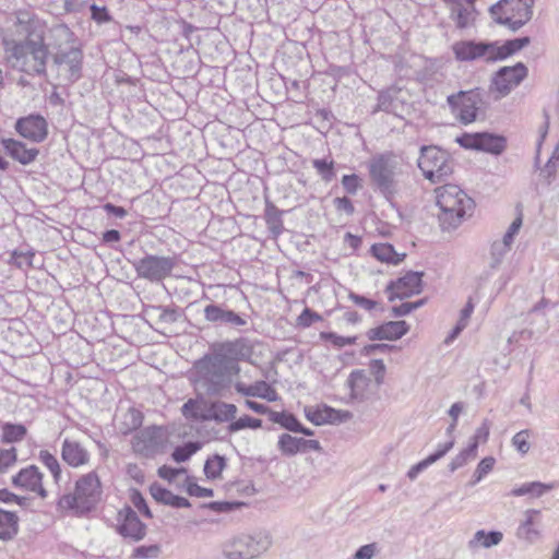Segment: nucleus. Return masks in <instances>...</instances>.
<instances>
[{"instance_id": "052dcab7", "label": "nucleus", "mask_w": 559, "mask_h": 559, "mask_svg": "<svg viewBox=\"0 0 559 559\" xmlns=\"http://www.w3.org/2000/svg\"><path fill=\"white\" fill-rule=\"evenodd\" d=\"M559 166V144L556 146L551 156L547 160L544 169H542V174L547 178L551 179L555 177L557 168Z\"/></svg>"}, {"instance_id": "603ef678", "label": "nucleus", "mask_w": 559, "mask_h": 559, "mask_svg": "<svg viewBox=\"0 0 559 559\" xmlns=\"http://www.w3.org/2000/svg\"><path fill=\"white\" fill-rule=\"evenodd\" d=\"M531 435L532 431L530 429H523L513 436L511 443L521 454H526L530 451L531 444L528 439Z\"/></svg>"}, {"instance_id": "e2e57ef3", "label": "nucleus", "mask_w": 559, "mask_h": 559, "mask_svg": "<svg viewBox=\"0 0 559 559\" xmlns=\"http://www.w3.org/2000/svg\"><path fill=\"white\" fill-rule=\"evenodd\" d=\"M492 49L488 50V61L503 60L512 56L506 44L498 46L497 43H489Z\"/></svg>"}, {"instance_id": "ddd939ff", "label": "nucleus", "mask_w": 559, "mask_h": 559, "mask_svg": "<svg viewBox=\"0 0 559 559\" xmlns=\"http://www.w3.org/2000/svg\"><path fill=\"white\" fill-rule=\"evenodd\" d=\"M401 87L392 85L378 94V104L372 114L383 111L396 117H403L408 110V104Z\"/></svg>"}, {"instance_id": "58836bf2", "label": "nucleus", "mask_w": 559, "mask_h": 559, "mask_svg": "<svg viewBox=\"0 0 559 559\" xmlns=\"http://www.w3.org/2000/svg\"><path fill=\"white\" fill-rule=\"evenodd\" d=\"M143 423V414L131 407L129 408L126 414L123 415V421L120 426V431L123 435H128L134 430H138Z\"/></svg>"}, {"instance_id": "c03bdc74", "label": "nucleus", "mask_w": 559, "mask_h": 559, "mask_svg": "<svg viewBox=\"0 0 559 559\" xmlns=\"http://www.w3.org/2000/svg\"><path fill=\"white\" fill-rule=\"evenodd\" d=\"M510 249L511 248L508 247V245L501 242L500 240H496L491 243L489 262L490 270L495 271L500 266L503 258L510 251Z\"/></svg>"}, {"instance_id": "5fc2aeb1", "label": "nucleus", "mask_w": 559, "mask_h": 559, "mask_svg": "<svg viewBox=\"0 0 559 559\" xmlns=\"http://www.w3.org/2000/svg\"><path fill=\"white\" fill-rule=\"evenodd\" d=\"M130 501L132 502V504L134 506V508L138 509V511L140 513H142L145 518L147 519H152L153 518V514L146 503V500L145 498L143 497V495L141 493L140 490L135 489V488H132L130 490Z\"/></svg>"}, {"instance_id": "864d4df0", "label": "nucleus", "mask_w": 559, "mask_h": 559, "mask_svg": "<svg viewBox=\"0 0 559 559\" xmlns=\"http://www.w3.org/2000/svg\"><path fill=\"white\" fill-rule=\"evenodd\" d=\"M320 338L331 342L333 344V346H335L336 348H342L347 345H353V344H355V342L357 340L356 336H341L334 332H321Z\"/></svg>"}, {"instance_id": "cd10ccee", "label": "nucleus", "mask_w": 559, "mask_h": 559, "mask_svg": "<svg viewBox=\"0 0 559 559\" xmlns=\"http://www.w3.org/2000/svg\"><path fill=\"white\" fill-rule=\"evenodd\" d=\"M150 492L157 502L165 506H170L173 508L191 507V503L187 498L173 493L170 490L157 483L151 485Z\"/></svg>"}, {"instance_id": "79ce46f5", "label": "nucleus", "mask_w": 559, "mask_h": 559, "mask_svg": "<svg viewBox=\"0 0 559 559\" xmlns=\"http://www.w3.org/2000/svg\"><path fill=\"white\" fill-rule=\"evenodd\" d=\"M201 449L199 441H188L182 445H178L171 453V457L177 463H183L188 461L194 453Z\"/></svg>"}, {"instance_id": "e433bc0d", "label": "nucleus", "mask_w": 559, "mask_h": 559, "mask_svg": "<svg viewBox=\"0 0 559 559\" xmlns=\"http://www.w3.org/2000/svg\"><path fill=\"white\" fill-rule=\"evenodd\" d=\"M270 420L274 424L281 425V427L292 432L300 430V421L294 414L288 412H270Z\"/></svg>"}, {"instance_id": "de8ad7c7", "label": "nucleus", "mask_w": 559, "mask_h": 559, "mask_svg": "<svg viewBox=\"0 0 559 559\" xmlns=\"http://www.w3.org/2000/svg\"><path fill=\"white\" fill-rule=\"evenodd\" d=\"M312 166L317 169L318 174L320 175L323 181L330 182L334 179L335 170L333 160H328L325 158L313 159Z\"/></svg>"}, {"instance_id": "2eb2a0df", "label": "nucleus", "mask_w": 559, "mask_h": 559, "mask_svg": "<svg viewBox=\"0 0 559 559\" xmlns=\"http://www.w3.org/2000/svg\"><path fill=\"white\" fill-rule=\"evenodd\" d=\"M44 474L36 465H28L12 476V485L29 492H34L41 499L48 497V491L43 485Z\"/></svg>"}, {"instance_id": "ea45409f", "label": "nucleus", "mask_w": 559, "mask_h": 559, "mask_svg": "<svg viewBox=\"0 0 559 559\" xmlns=\"http://www.w3.org/2000/svg\"><path fill=\"white\" fill-rule=\"evenodd\" d=\"M301 438L293 437L289 433H283L278 438L277 447L282 454L294 456L301 452Z\"/></svg>"}, {"instance_id": "393cba45", "label": "nucleus", "mask_w": 559, "mask_h": 559, "mask_svg": "<svg viewBox=\"0 0 559 559\" xmlns=\"http://www.w3.org/2000/svg\"><path fill=\"white\" fill-rule=\"evenodd\" d=\"M238 408L235 404L223 401L210 403L203 413L202 420H214L216 423H231L236 420Z\"/></svg>"}, {"instance_id": "774afa93", "label": "nucleus", "mask_w": 559, "mask_h": 559, "mask_svg": "<svg viewBox=\"0 0 559 559\" xmlns=\"http://www.w3.org/2000/svg\"><path fill=\"white\" fill-rule=\"evenodd\" d=\"M377 549L376 543L364 545L356 550L354 559H372Z\"/></svg>"}, {"instance_id": "72a5a7b5", "label": "nucleus", "mask_w": 559, "mask_h": 559, "mask_svg": "<svg viewBox=\"0 0 559 559\" xmlns=\"http://www.w3.org/2000/svg\"><path fill=\"white\" fill-rule=\"evenodd\" d=\"M0 426L2 429L1 442L3 443L20 442L27 433V429L23 424L0 423Z\"/></svg>"}, {"instance_id": "5701e85b", "label": "nucleus", "mask_w": 559, "mask_h": 559, "mask_svg": "<svg viewBox=\"0 0 559 559\" xmlns=\"http://www.w3.org/2000/svg\"><path fill=\"white\" fill-rule=\"evenodd\" d=\"M489 49H492V46L484 41L461 40L453 45V52L460 61H472L481 57L488 61Z\"/></svg>"}, {"instance_id": "dca6fc26", "label": "nucleus", "mask_w": 559, "mask_h": 559, "mask_svg": "<svg viewBox=\"0 0 559 559\" xmlns=\"http://www.w3.org/2000/svg\"><path fill=\"white\" fill-rule=\"evenodd\" d=\"M16 132L34 143L43 142L48 135V124L46 119L40 115H29L16 120Z\"/></svg>"}, {"instance_id": "6e6d98bb", "label": "nucleus", "mask_w": 559, "mask_h": 559, "mask_svg": "<svg viewBox=\"0 0 559 559\" xmlns=\"http://www.w3.org/2000/svg\"><path fill=\"white\" fill-rule=\"evenodd\" d=\"M495 459L492 456L484 457L477 465L474 474L472 485L479 483L489 472L492 471L495 465Z\"/></svg>"}, {"instance_id": "aec40b11", "label": "nucleus", "mask_w": 559, "mask_h": 559, "mask_svg": "<svg viewBox=\"0 0 559 559\" xmlns=\"http://www.w3.org/2000/svg\"><path fill=\"white\" fill-rule=\"evenodd\" d=\"M409 325L406 321H388L367 331L370 341H396L406 335Z\"/></svg>"}, {"instance_id": "0e129e2a", "label": "nucleus", "mask_w": 559, "mask_h": 559, "mask_svg": "<svg viewBox=\"0 0 559 559\" xmlns=\"http://www.w3.org/2000/svg\"><path fill=\"white\" fill-rule=\"evenodd\" d=\"M348 298L358 307L371 311L378 305L376 300L369 299L362 295L356 294L354 292H349Z\"/></svg>"}, {"instance_id": "473e14b6", "label": "nucleus", "mask_w": 559, "mask_h": 559, "mask_svg": "<svg viewBox=\"0 0 559 559\" xmlns=\"http://www.w3.org/2000/svg\"><path fill=\"white\" fill-rule=\"evenodd\" d=\"M368 378L362 370H353L347 379V385L350 390V399L362 401L365 399L364 389L368 384Z\"/></svg>"}, {"instance_id": "09e8293b", "label": "nucleus", "mask_w": 559, "mask_h": 559, "mask_svg": "<svg viewBox=\"0 0 559 559\" xmlns=\"http://www.w3.org/2000/svg\"><path fill=\"white\" fill-rule=\"evenodd\" d=\"M162 554V547L158 544L142 545L133 549L132 559H156Z\"/></svg>"}, {"instance_id": "338daca9", "label": "nucleus", "mask_w": 559, "mask_h": 559, "mask_svg": "<svg viewBox=\"0 0 559 559\" xmlns=\"http://www.w3.org/2000/svg\"><path fill=\"white\" fill-rule=\"evenodd\" d=\"M92 19L97 23H107L111 21V16L106 7H98L97 4H92L90 7Z\"/></svg>"}, {"instance_id": "69168bd1", "label": "nucleus", "mask_w": 559, "mask_h": 559, "mask_svg": "<svg viewBox=\"0 0 559 559\" xmlns=\"http://www.w3.org/2000/svg\"><path fill=\"white\" fill-rule=\"evenodd\" d=\"M342 186L349 194H356L360 188L359 177L356 174L344 175L342 177Z\"/></svg>"}, {"instance_id": "2f4dec72", "label": "nucleus", "mask_w": 559, "mask_h": 559, "mask_svg": "<svg viewBox=\"0 0 559 559\" xmlns=\"http://www.w3.org/2000/svg\"><path fill=\"white\" fill-rule=\"evenodd\" d=\"M539 514L538 510H527L525 512L526 519L524 522H522L518 530H516V536L520 539H524L530 544H533L539 536V533L537 530L534 528V515Z\"/></svg>"}, {"instance_id": "6e6552de", "label": "nucleus", "mask_w": 559, "mask_h": 559, "mask_svg": "<svg viewBox=\"0 0 559 559\" xmlns=\"http://www.w3.org/2000/svg\"><path fill=\"white\" fill-rule=\"evenodd\" d=\"M272 537L266 531L236 536L225 549L227 559H254L269 550Z\"/></svg>"}, {"instance_id": "9d476101", "label": "nucleus", "mask_w": 559, "mask_h": 559, "mask_svg": "<svg viewBox=\"0 0 559 559\" xmlns=\"http://www.w3.org/2000/svg\"><path fill=\"white\" fill-rule=\"evenodd\" d=\"M175 257L145 254L143 258L132 261L138 277L151 283H160L169 277L176 266Z\"/></svg>"}, {"instance_id": "a878e982", "label": "nucleus", "mask_w": 559, "mask_h": 559, "mask_svg": "<svg viewBox=\"0 0 559 559\" xmlns=\"http://www.w3.org/2000/svg\"><path fill=\"white\" fill-rule=\"evenodd\" d=\"M2 145L5 152L22 165H29L39 154L38 148H27L23 142L14 139H2Z\"/></svg>"}, {"instance_id": "b1692460", "label": "nucleus", "mask_w": 559, "mask_h": 559, "mask_svg": "<svg viewBox=\"0 0 559 559\" xmlns=\"http://www.w3.org/2000/svg\"><path fill=\"white\" fill-rule=\"evenodd\" d=\"M235 390L241 395L260 397L269 402H276L280 399L276 390L264 380L255 381L250 385H247L243 382H236Z\"/></svg>"}, {"instance_id": "a211bd4d", "label": "nucleus", "mask_w": 559, "mask_h": 559, "mask_svg": "<svg viewBox=\"0 0 559 559\" xmlns=\"http://www.w3.org/2000/svg\"><path fill=\"white\" fill-rule=\"evenodd\" d=\"M204 319L214 325L239 328L247 324V319L224 305L211 302L205 306Z\"/></svg>"}, {"instance_id": "20e7f679", "label": "nucleus", "mask_w": 559, "mask_h": 559, "mask_svg": "<svg viewBox=\"0 0 559 559\" xmlns=\"http://www.w3.org/2000/svg\"><path fill=\"white\" fill-rule=\"evenodd\" d=\"M368 170L371 186L388 201H391L399 190L401 166L392 153L377 154L370 158Z\"/></svg>"}, {"instance_id": "f704fd0d", "label": "nucleus", "mask_w": 559, "mask_h": 559, "mask_svg": "<svg viewBox=\"0 0 559 559\" xmlns=\"http://www.w3.org/2000/svg\"><path fill=\"white\" fill-rule=\"evenodd\" d=\"M282 214L283 212L278 210L272 202H265V222L271 233L274 234L275 236L280 235L283 231Z\"/></svg>"}, {"instance_id": "680f3d73", "label": "nucleus", "mask_w": 559, "mask_h": 559, "mask_svg": "<svg viewBox=\"0 0 559 559\" xmlns=\"http://www.w3.org/2000/svg\"><path fill=\"white\" fill-rule=\"evenodd\" d=\"M491 423L489 419H484L481 425L476 429L475 435L473 437V441L471 443L476 444V450L478 449L479 442H487L489 432H490Z\"/></svg>"}, {"instance_id": "a18cd8bd", "label": "nucleus", "mask_w": 559, "mask_h": 559, "mask_svg": "<svg viewBox=\"0 0 559 559\" xmlns=\"http://www.w3.org/2000/svg\"><path fill=\"white\" fill-rule=\"evenodd\" d=\"M326 407H329L328 405H323L321 408L320 407H311V406H306L304 412H305V416L306 418L311 421L313 425L316 426H322L324 424H329V420L331 419V416L329 415V413L326 412Z\"/></svg>"}, {"instance_id": "f03ea898", "label": "nucleus", "mask_w": 559, "mask_h": 559, "mask_svg": "<svg viewBox=\"0 0 559 559\" xmlns=\"http://www.w3.org/2000/svg\"><path fill=\"white\" fill-rule=\"evenodd\" d=\"M9 61L12 67L28 75H46L48 49L41 36L13 41L12 47L7 46Z\"/></svg>"}, {"instance_id": "c85d7f7f", "label": "nucleus", "mask_w": 559, "mask_h": 559, "mask_svg": "<svg viewBox=\"0 0 559 559\" xmlns=\"http://www.w3.org/2000/svg\"><path fill=\"white\" fill-rule=\"evenodd\" d=\"M19 533V516L15 512L0 509V540H11Z\"/></svg>"}, {"instance_id": "6ab92c4d", "label": "nucleus", "mask_w": 559, "mask_h": 559, "mask_svg": "<svg viewBox=\"0 0 559 559\" xmlns=\"http://www.w3.org/2000/svg\"><path fill=\"white\" fill-rule=\"evenodd\" d=\"M450 10V19L454 22L456 28L465 29L474 26L477 11L475 9L476 0H443Z\"/></svg>"}, {"instance_id": "0eeeda50", "label": "nucleus", "mask_w": 559, "mask_h": 559, "mask_svg": "<svg viewBox=\"0 0 559 559\" xmlns=\"http://www.w3.org/2000/svg\"><path fill=\"white\" fill-rule=\"evenodd\" d=\"M447 103L463 124L474 122L479 111L488 105V93L479 87L469 91H460L447 97Z\"/></svg>"}, {"instance_id": "f257e3e1", "label": "nucleus", "mask_w": 559, "mask_h": 559, "mask_svg": "<svg viewBox=\"0 0 559 559\" xmlns=\"http://www.w3.org/2000/svg\"><path fill=\"white\" fill-rule=\"evenodd\" d=\"M103 487L96 472L81 475L75 484L73 492H67L59 497L58 509L75 516H84L94 511L102 501Z\"/></svg>"}, {"instance_id": "412c9836", "label": "nucleus", "mask_w": 559, "mask_h": 559, "mask_svg": "<svg viewBox=\"0 0 559 559\" xmlns=\"http://www.w3.org/2000/svg\"><path fill=\"white\" fill-rule=\"evenodd\" d=\"M53 60L57 64H67L69 67V81L76 82L81 78L83 52L81 48L70 46L69 48H60Z\"/></svg>"}, {"instance_id": "37998d69", "label": "nucleus", "mask_w": 559, "mask_h": 559, "mask_svg": "<svg viewBox=\"0 0 559 559\" xmlns=\"http://www.w3.org/2000/svg\"><path fill=\"white\" fill-rule=\"evenodd\" d=\"M476 453V444L469 443L465 449H463L455 457L451 460L448 467L451 473L455 472L460 467L464 466L469 460L475 459Z\"/></svg>"}, {"instance_id": "423d86ee", "label": "nucleus", "mask_w": 559, "mask_h": 559, "mask_svg": "<svg viewBox=\"0 0 559 559\" xmlns=\"http://www.w3.org/2000/svg\"><path fill=\"white\" fill-rule=\"evenodd\" d=\"M453 159L450 154L436 145L420 147L417 166L425 179L431 183L445 181L453 173Z\"/></svg>"}, {"instance_id": "39448f33", "label": "nucleus", "mask_w": 559, "mask_h": 559, "mask_svg": "<svg viewBox=\"0 0 559 559\" xmlns=\"http://www.w3.org/2000/svg\"><path fill=\"white\" fill-rule=\"evenodd\" d=\"M197 368L200 382L210 396H225L231 385L234 370L213 356H205L199 360Z\"/></svg>"}, {"instance_id": "13d9d810", "label": "nucleus", "mask_w": 559, "mask_h": 559, "mask_svg": "<svg viewBox=\"0 0 559 559\" xmlns=\"http://www.w3.org/2000/svg\"><path fill=\"white\" fill-rule=\"evenodd\" d=\"M322 317L318 312L313 311L312 309L306 307L302 312L297 318V325L300 328H309L314 322L321 321Z\"/></svg>"}, {"instance_id": "7c9ffc66", "label": "nucleus", "mask_w": 559, "mask_h": 559, "mask_svg": "<svg viewBox=\"0 0 559 559\" xmlns=\"http://www.w3.org/2000/svg\"><path fill=\"white\" fill-rule=\"evenodd\" d=\"M370 251L377 260L394 265H397L405 258V254L397 253L391 243H374Z\"/></svg>"}, {"instance_id": "c756f323", "label": "nucleus", "mask_w": 559, "mask_h": 559, "mask_svg": "<svg viewBox=\"0 0 559 559\" xmlns=\"http://www.w3.org/2000/svg\"><path fill=\"white\" fill-rule=\"evenodd\" d=\"M503 534L499 531L486 532L484 530L477 531L473 538L468 542V548L475 549L479 546L484 548H491L502 542Z\"/></svg>"}, {"instance_id": "bb28decb", "label": "nucleus", "mask_w": 559, "mask_h": 559, "mask_svg": "<svg viewBox=\"0 0 559 559\" xmlns=\"http://www.w3.org/2000/svg\"><path fill=\"white\" fill-rule=\"evenodd\" d=\"M522 3L513 2L512 4H502L498 11H503L504 13H511L508 16H498L495 21L498 24L508 26L511 31L516 32L523 25H525L531 19H525L522 14Z\"/></svg>"}, {"instance_id": "bf43d9fd", "label": "nucleus", "mask_w": 559, "mask_h": 559, "mask_svg": "<svg viewBox=\"0 0 559 559\" xmlns=\"http://www.w3.org/2000/svg\"><path fill=\"white\" fill-rule=\"evenodd\" d=\"M181 413L187 419L202 420L203 413L199 412V404L193 399H189L182 405Z\"/></svg>"}, {"instance_id": "49530a36", "label": "nucleus", "mask_w": 559, "mask_h": 559, "mask_svg": "<svg viewBox=\"0 0 559 559\" xmlns=\"http://www.w3.org/2000/svg\"><path fill=\"white\" fill-rule=\"evenodd\" d=\"M262 427V420L259 418L251 417L249 415H245L234 421H231L227 429L229 433L237 432L239 430L250 428V429H259Z\"/></svg>"}, {"instance_id": "4d7b16f0", "label": "nucleus", "mask_w": 559, "mask_h": 559, "mask_svg": "<svg viewBox=\"0 0 559 559\" xmlns=\"http://www.w3.org/2000/svg\"><path fill=\"white\" fill-rule=\"evenodd\" d=\"M17 461V452L15 448L0 449V473H4L13 466Z\"/></svg>"}, {"instance_id": "1a4fd4ad", "label": "nucleus", "mask_w": 559, "mask_h": 559, "mask_svg": "<svg viewBox=\"0 0 559 559\" xmlns=\"http://www.w3.org/2000/svg\"><path fill=\"white\" fill-rule=\"evenodd\" d=\"M254 344L247 337H239L233 341H225L213 345L214 358L234 370L235 374L240 372L238 361H251Z\"/></svg>"}, {"instance_id": "4468645a", "label": "nucleus", "mask_w": 559, "mask_h": 559, "mask_svg": "<svg viewBox=\"0 0 559 559\" xmlns=\"http://www.w3.org/2000/svg\"><path fill=\"white\" fill-rule=\"evenodd\" d=\"M526 76L527 68L523 62H518L513 67H502L496 72L492 86L501 96H506L519 86Z\"/></svg>"}, {"instance_id": "7ed1b4c3", "label": "nucleus", "mask_w": 559, "mask_h": 559, "mask_svg": "<svg viewBox=\"0 0 559 559\" xmlns=\"http://www.w3.org/2000/svg\"><path fill=\"white\" fill-rule=\"evenodd\" d=\"M438 218L443 230L456 228L462 219L474 209V201L455 185H445L436 190Z\"/></svg>"}, {"instance_id": "9b49d317", "label": "nucleus", "mask_w": 559, "mask_h": 559, "mask_svg": "<svg viewBox=\"0 0 559 559\" xmlns=\"http://www.w3.org/2000/svg\"><path fill=\"white\" fill-rule=\"evenodd\" d=\"M455 141L463 148L483 151L493 155L501 154L507 145L504 136L489 132L463 133Z\"/></svg>"}, {"instance_id": "8fccbe9b", "label": "nucleus", "mask_w": 559, "mask_h": 559, "mask_svg": "<svg viewBox=\"0 0 559 559\" xmlns=\"http://www.w3.org/2000/svg\"><path fill=\"white\" fill-rule=\"evenodd\" d=\"M34 257L35 252L33 250H13L10 254V259L8 260V262L10 264L15 265L19 269H22L24 266H33Z\"/></svg>"}, {"instance_id": "a19ab883", "label": "nucleus", "mask_w": 559, "mask_h": 559, "mask_svg": "<svg viewBox=\"0 0 559 559\" xmlns=\"http://www.w3.org/2000/svg\"><path fill=\"white\" fill-rule=\"evenodd\" d=\"M226 467V457L219 454H214L207 457L204 464V474L209 479H216L221 477L223 469Z\"/></svg>"}, {"instance_id": "4be33fe9", "label": "nucleus", "mask_w": 559, "mask_h": 559, "mask_svg": "<svg viewBox=\"0 0 559 559\" xmlns=\"http://www.w3.org/2000/svg\"><path fill=\"white\" fill-rule=\"evenodd\" d=\"M61 459L70 467L79 468L90 463L91 454L79 441L66 438L61 445Z\"/></svg>"}, {"instance_id": "c9c22d12", "label": "nucleus", "mask_w": 559, "mask_h": 559, "mask_svg": "<svg viewBox=\"0 0 559 559\" xmlns=\"http://www.w3.org/2000/svg\"><path fill=\"white\" fill-rule=\"evenodd\" d=\"M550 489H552V485H546L540 481H531L513 488L510 495L514 497L527 495L532 497H542L545 492L549 491Z\"/></svg>"}, {"instance_id": "4c0bfd02", "label": "nucleus", "mask_w": 559, "mask_h": 559, "mask_svg": "<svg viewBox=\"0 0 559 559\" xmlns=\"http://www.w3.org/2000/svg\"><path fill=\"white\" fill-rule=\"evenodd\" d=\"M39 461L51 473L53 481L59 484L62 478V469L58 459L47 450H40L38 454Z\"/></svg>"}, {"instance_id": "f3484780", "label": "nucleus", "mask_w": 559, "mask_h": 559, "mask_svg": "<svg viewBox=\"0 0 559 559\" xmlns=\"http://www.w3.org/2000/svg\"><path fill=\"white\" fill-rule=\"evenodd\" d=\"M118 521L117 530L121 536L139 542L146 535V525L131 507L126 506L118 512Z\"/></svg>"}, {"instance_id": "3c124183", "label": "nucleus", "mask_w": 559, "mask_h": 559, "mask_svg": "<svg viewBox=\"0 0 559 559\" xmlns=\"http://www.w3.org/2000/svg\"><path fill=\"white\" fill-rule=\"evenodd\" d=\"M513 2H521L523 7L522 15L525 19H532L534 0H499L496 4L491 5L490 13L496 15L498 13V9H500L502 4H512Z\"/></svg>"}, {"instance_id": "f8f14e48", "label": "nucleus", "mask_w": 559, "mask_h": 559, "mask_svg": "<svg viewBox=\"0 0 559 559\" xmlns=\"http://www.w3.org/2000/svg\"><path fill=\"white\" fill-rule=\"evenodd\" d=\"M424 272L408 271L405 275L391 281L386 286L389 300L405 299L418 295L423 290Z\"/></svg>"}]
</instances>
